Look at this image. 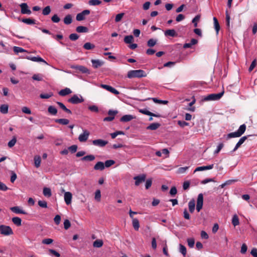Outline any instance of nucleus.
<instances>
[{"label": "nucleus", "instance_id": "29", "mask_svg": "<svg viewBox=\"0 0 257 257\" xmlns=\"http://www.w3.org/2000/svg\"><path fill=\"white\" fill-rule=\"evenodd\" d=\"M41 159L40 156L36 155L34 157V163L35 166L36 168H39L40 166Z\"/></svg>", "mask_w": 257, "mask_h": 257}, {"label": "nucleus", "instance_id": "19", "mask_svg": "<svg viewBox=\"0 0 257 257\" xmlns=\"http://www.w3.org/2000/svg\"><path fill=\"white\" fill-rule=\"evenodd\" d=\"M135 118V117L132 115L126 114V115L122 116L120 118V120L122 122H127V121H131V120L134 119Z\"/></svg>", "mask_w": 257, "mask_h": 257}, {"label": "nucleus", "instance_id": "54", "mask_svg": "<svg viewBox=\"0 0 257 257\" xmlns=\"http://www.w3.org/2000/svg\"><path fill=\"white\" fill-rule=\"evenodd\" d=\"M124 15V14L123 13L117 14L115 18V22L117 23V22H120L122 18H123Z\"/></svg>", "mask_w": 257, "mask_h": 257}, {"label": "nucleus", "instance_id": "14", "mask_svg": "<svg viewBox=\"0 0 257 257\" xmlns=\"http://www.w3.org/2000/svg\"><path fill=\"white\" fill-rule=\"evenodd\" d=\"M107 141L101 139L95 140L92 141L93 145L100 147H103L105 146L106 144H107Z\"/></svg>", "mask_w": 257, "mask_h": 257}, {"label": "nucleus", "instance_id": "39", "mask_svg": "<svg viewBox=\"0 0 257 257\" xmlns=\"http://www.w3.org/2000/svg\"><path fill=\"white\" fill-rule=\"evenodd\" d=\"M9 106L7 104H2L0 107V111L3 114H6L8 112Z\"/></svg>", "mask_w": 257, "mask_h": 257}, {"label": "nucleus", "instance_id": "55", "mask_svg": "<svg viewBox=\"0 0 257 257\" xmlns=\"http://www.w3.org/2000/svg\"><path fill=\"white\" fill-rule=\"evenodd\" d=\"M51 20L53 23H57L60 22V19L57 14H55L52 17Z\"/></svg>", "mask_w": 257, "mask_h": 257}, {"label": "nucleus", "instance_id": "51", "mask_svg": "<svg viewBox=\"0 0 257 257\" xmlns=\"http://www.w3.org/2000/svg\"><path fill=\"white\" fill-rule=\"evenodd\" d=\"M16 142H17V139L15 137H14L9 142L8 144V146L10 148H12L13 146H15Z\"/></svg>", "mask_w": 257, "mask_h": 257}, {"label": "nucleus", "instance_id": "35", "mask_svg": "<svg viewBox=\"0 0 257 257\" xmlns=\"http://www.w3.org/2000/svg\"><path fill=\"white\" fill-rule=\"evenodd\" d=\"M13 222L18 226H20L22 225V220L20 217H14L12 218Z\"/></svg>", "mask_w": 257, "mask_h": 257}, {"label": "nucleus", "instance_id": "64", "mask_svg": "<svg viewBox=\"0 0 257 257\" xmlns=\"http://www.w3.org/2000/svg\"><path fill=\"white\" fill-rule=\"evenodd\" d=\"M152 180L151 179H147L146 182L145 187L146 189H148L152 185Z\"/></svg>", "mask_w": 257, "mask_h": 257}, {"label": "nucleus", "instance_id": "21", "mask_svg": "<svg viewBox=\"0 0 257 257\" xmlns=\"http://www.w3.org/2000/svg\"><path fill=\"white\" fill-rule=\"evenodd\" d=\"M91 62L92 64V66L94 68H97L101 66L103 64V62L99 60L92 59V60H91Z\"/></svg>", "mask_w": 257, "mask_h": 257}, {"label": "nucleus", "instance_id": "25", "mask_svg": "<svg viewBox=\"0 0 257 257\" xmlns=\"http://www.w3.org/2000/svg\"><path fill=\"white\" fill-rule=\"evenodd\" d=\"M195 201L194 199L190 200L188 203V207L189 211L193 213L195 210Z\"/></svg>", "mask_w": 257, "mask_h": 257}, {"label": "nucleus", "instance_id": "30", "mask_svg": "<svg viewBox=\"0 0 257 257\" xmlns=\"http://www.w3.org/2000/svg\"><path fill=\"white\" fill-rule=\"evenodd\" d=\"M55 121L63 125H67L69 123V120L66 118L56 119Z\"/></svg>", "mask_w": 257, "mask_h": 257}, {"label": "nucleus", "instance_id": "40", "mask_svg": "<svg viewBox=\"0 0 257 257\" xmlns=\"http://www.w3.org/2000/svg\"><path fill=\"white\" fill-rule=\"evenodd\" d=\"M83 48L85 50H92L95 48V45L90 42H87L83 45Z\"/></svg>", "mask_w": 257, "mask_h": 257}, {"label": "nucleus", "instance_id": "41", "mask_svg": "<svg viewBox=\"0 0 257 257\" xmlns=\"http://www.w3.org/2000/svg\"><path fill=\"white\" fill-rule=\"evenodd\" d=\"M43 193L46 197H50L52 195L51 190L49 188H44Z\"/></svg>", "mask_w": 257, "mask_h": 257}, {"label": "nucleus", "instance_id": "53", "mask_svg": "<svg viewBox=\"0 0 257 257\" xmlns=\"http://www.w3.org/2000/svg\"><path fill=\"white\" fill-rule=\"evenodd\" d=\"M53 96V93L50 92L49 93L41 94L40 97L42 99H48Z\"/></svg>", "mask_w": 257, "mask_h": 257}, {"label": "nucleus", "instance_id": "34", "mask_svg": "<svg viewBox=\"0 0 257 257\" xmlns=\"http://www.w3.org/2000/svg\"><path fill=\"white\" fill-rule=\"evenodd\" d=\"M48 111L49 113L53 115H55L57 113V109L52 105L48 107Z\"/></svg>", "mask_w": 257, "mask_h": 257}, {"label": "nucleus", "instance_id": "36", "mask_svg": "<svg viewBox=\"0 0 257 257\" xmlns=\"http://www.w3.org/2000/svg\"><path fill=\"white\" fill-rule=\"evenodd\" d=\"M64 23L66 25H69L72 22V18L71 15H67L64 18Z\"/></svg>", "mask_w": 257, "mask_h": 257}, {"label": "nucleus", "instance_id": "10", "mask_svg": "<svg viewBox=\"0 0 257 257\" xmlns=\"http://www.w3.org/2000/svg\"><path fill=\"white\" fill-rule=\"evenodd\" d=\"M62 192H64V200L67 205H69L71 203L72 194L70 192H65L64 190L62 189Z\"/></svg>", "mask_w": 257, "mask_h": 257}, {"label": "nucleus", "instance_id": "31", "mask_svg": "<svg viewBox=\"0 0 257 257\" xmlns=\"http://www.w3.org/2000/svg\"><path fill=\"white\" fill-rule=\"evenodd\" d=\"M213 20V22H214V26L215 30L216 31V34H218L219 31L220 30V28L219 24L216 18L214 17Z\"/></svg>", "mask_w": 257, "mask_h": 257}, {"label": "nucleus", "instance_id": "62", "mask_svg": "<svg viewBox=\"0 0 257 257\" xmlns=\"http://www.w3.org/2000/svg\"><path fill=\"white\" fill-rule=\"evenodd\" d=\"M188 245L190 247H193L194 246L195 241L193 238H188L187 239Z\"/></svg>", "mask_w": 257, "mask_h": 257}, {"label": "nucleus", "instance_id": "63", "mask_svg": "<svg viewBox=\"0 0 257 257\" xmlns=\"http://www.w3.org/2000/svg\"><path fill=\"white\" fill-rule=\"evenodd\" d=\"M38 205L43 208H47V203L45 201H41L39 200L38 201Z\"/></svg>", "mask_w": 257, "mask_h": 257}, {"label": "nucleus", "instance_id": "9", "mask_svg": "<svg viewBox=\"0 0 257 257\" xmlns=\"http://www.w3.org/2000/svg\"><path fill=\"white\" fill-rule=\"evenodd\" d=\"M21 8V12L22 14L30 15L31 10L29 9L28 6L26 3H22L20 5Z\"/></svg>", "mask_w": 257, "mask_h": 257}, {"label": "nucleus", "instance_id": "20", "mask_svg": "<svg viewBox=\"0 0 257 257\" xmlns=\"http://www.w3.org/2000/svg\"><path fill=\"white\" fill-rule=\"evenodd\" d=\"M247 139L246 136H244L241 138L238 142L237 143V144L235 145V147H234V149L233 150L232 152H234L236 150L238 149V148L244 142V141Z\"/></svg>", "mask_w": 257, "mask_h": 257}, {"label": "nucleus", "instance_id": "32", "mask_svg": "<svg viewBox=\"0 0 257 257\" xmlns=\"http://www.w3.org/2000/svg\"><path fill=\"white\" fill-rule=\"evenodd\" d=\"M160 126V124L159 123H153L147 126V130H156Z\"/></svg>", "mask_w": 257, "mask_h": 257}, {"label": "nucleus", "instance_id": "8", "mask_svg": "<svg viewBox=\"0 0 257 257\" xmlns=\"http://www.w3.org/2000/svg\"><path fill=\"white\" fill-rule=\"evenodd\" d=\"M90 135V133L86 130H83V133L81 134L78 137V140L80 142H84L87 141Z\"/></svg>", "mask_w": 257, "mask_h": 257}, {"label": "nucleus", "instance_id": "17", "mask_svg": "<svg viewBox=\"0 0 257 257\" xmlns=\"http://www.w3.org/2000/svg\"><path fill=\"white\" fill-rule=\"evenodd\" d=\"M11 210L13 212L17 214H27V213L23 210L20 209L19 206H14L11 207Z\"/></svg>", "mask_w": 257, "mask_h": 257}, {"label": "nucleus", "instance_id": "1", "mask_svg": "<svg viewBox=\"0 0 257 257\" xmlns=\"http://www.w3.org/2000/svg\"><path fill=\"white\" fill-rule=\"evenodd\" d=\"M246 125L244 124L241 125L238 130L235 132L231 133L227 135L226 139H229L232 138H237L240 137L245 132Z\"/></svg>", "mask_w": 257, "mask_h": 257}, {"label": "nucleus", "instance_id": "50", "mask_svg": "<svg viewBox=\"0 0 257 257\" xmlns=\"http://www.w3.org/2000/svg\"><path fill=\"white\" fill-rule=\"evenodd\" d=\"M51 12V8L50 6L46 7L43 10L42 12L43 15L44 16H46L49 15Z\"/></svg>", "mask_w": 257, "mask_h": 257}, {"label": "nucleus", "instance_id": "49", "mask_svg": "<svg viewBox=\"0 0 257 257\" xmlns=\"http://www.w3.org/2000/svg\"><path fill=\"white\" fill-rule=\"evenodd\" d=\"M179 251L184 255L185 256L186 254V247L180 244L179 245Z\"/></svg>", "mask_w": 257, "mask_h": 257}, {"label": "nucleus", "instance_id": "16", "mask_svg": "<svg viewBox=\"0 0 257 257\" xmlns=\"http://www.w3.org/2000/svg\"><path fill=\"white\" fill-rule=\"evenodd\" d=\"M139 112L143 114L150 115L151 116H155L157 117H160V114L153 113L149 111L148 110H147V109H141L139 110Z\"/></svg>", "mask_w": 257, "mask_h": 257}, {"label": "nucleus", "instance_id": "3", "mask_svg": "<svg viewBox=\"0 0 257 257\" xmlns=\"http://www.w3.org/2000/svg\"><path fill=\"white\" fill-rule=\"evenodd\" d=\"M224 93V90L219 93H211L205 96L203 100L205 101H214L219 100L223 95Z\"/></svg>", "mask_w": 257, "mask_h": 257}, {"label": "nucleus", "instance_id": "24", "mask_svg": "<svg viewBox=\"0 0 257 257\" xmlns=\"http://www.w3.org/2000/svg\"><path fill=\"white\" fill-rule=\"evenodd\" d=\"M72 92L71 89L69 88H65L61 90L59 92V94L61 96H66L68 94H70Z\"/></svg>", "mask_w": 257, "mask_h": 257}, {"label": "nucleus", "instance_id": "59", "mask_svg": "<svg viewBox=\"0 0 257 257\" xmlns=\"http://www.w3.org/2000/svg\"><path fill=\"white\" fill-rule=\"evenodd\" d=\"M69 37L71 40L75 41L79 38V36L75 33H73L70 34Z\"/></svg>", "mask_w": 257, "mask_h": 257}, {"label": "nucleus", "instance_id": "33", "mask_svg": "<svg viewBox=\"0 0 257 257\" xmlns=\"http://www.w3.org/2000/svg\"><path fill=\"white\" fill-rule=\"evenodd\" d=\"M103 242L101 239H97L93 242V246L94 247L99 248L103 245Z\"/></svg>", "mask_w": 257, "mask_h": 257}, {"label": "nucleus", "instance_id": "52", "mask_svg": "<svg viewBox=\"0 0 257 257\" xmlns=\"http://www.w3.org/2000/svg\"><path fill=\"white\" fill-rule=\"evenodd\" d=\"M115 163V162L112 160H107L104 163V167H109Z\"/></svg>", "mask_w": 257, "mask_h": 257}, {"label": "nucleus", "instance_id": "56", "mask_svg": "<svg viewBox=\"0 0 257 257\" xmlns=\"http://www.w3.org/2000/svg\"><path fill=\"white\" fill-rule=\"evenodd\" d=\"M225 15H226V25L228 28L230 26V16L228 13V11H226L225 12Z\"/></svg>", "mask_w": 257, "mask_h": 257}, {"label": "nucleus", "instance_id": "44", "mask_svg": "<svg viewBox=\"0 0 257 257\" xmlns=\"http://www.w3.org/2000/svg\"><path fill=\"white\" fill-rule=\"evenodd\" d=\"M22 21L27 25H33L35 24V21L30 18L23 19Z\"/></svg>", "mask_w": 257, "mask_h": 257}, {"label": "nucleus", "instance_id": "23", "mask_svg": "<svg viewBox=\"0 0 257 257\" xmlns=\"http://www.w3.org/2000/svg\"><path fill=\"white\" fill-rule=\"evenodd\" d=\"M197 42L198 41L196 39H192L190 43H185L184 44L183 48L185 49L191 48L192 46L196 44Z\"/></svg>", "mask_w": 257, "mask_h": 257}, {"label": "nucleus", "instance_id": "37", "mask_svg": "<svg viewBox=\"0 0 257 257\" xmlns=\"http://www.w3.org/2000/svg\"><path fill=\"white\" fill-rule=\"evenodd\" d=\"M76 30L78 33H86L88 31L87 27L82 26L77 27Z\"/></svg>", "mask_w": 257, "mask_h": 257}, {"label": "nucleus", "instance_id": "60", "mask_svg": "<svg viewBox=\"0 0 257 257\" xmlns=\"http://www.w3.org/2000/svg\"><path fill=\"white\" fill-rule=\"evenodd\" d=\"M89 110L91 111L97 112L98 111V108L96 105H93L88 107Z\"/></svg>", "mask_w": 257, "mask_h": 257}, {"label": "nucleus", "instance_id": "5", "mask_svg": "<svg viewBox=\"0 0 257 257\" xmlns=\"http://www.w3.org/2000/svg\"><path fill=\"white\" fill-rule=\"evenodd\" d=\"M68 102L72 104H78L84 101V99L81 95H73L70 99Z\"/></svg>", "mask_w": 257, "mask_h": 257}, {"label": "nucleus", "instance_id": "58", "mask_svg": "<svg viewBox=\"0 0 257 257\" xmlns=\"http://www.w3.org/2000/svg\"><path fill=\"white\" fill-rule=\"evenodd\" d=\"M200 18V16L199 15H197L192 20V23L194 24V27H196L197 26V21H198L199 20Z\"/></svg>", "mask_w": 257, "mask_h": 257}, {"label": "nucleus", "instance_id": "48", "mask_svg": "<svg viewBox=\"0 0 257 257\" xmlns=\"http://www.w3.org/2000/svg\"><path fill=\"white\" fill-rule=\"evenodd\" d=\"M88 4L90 6H97L101 4V1L99 0H90Z\"/></svg>", "mask_w": 257, "mask_h": 257}, {"label": "nucleus", "instance_id": "38", "mask_svg": "<svg viewBox=\"0 0 257 257\" xmlns=\"http://www.w3.org/2000/svg\"><path fill=\"white\" fill-rule=\"evenodd\" d=\"M95 159V156L93 155H89L83 157L81 158V160L83 161H92Z\"/></svg>", "mask_w": 257, "mask_h": 257}, {"label": "nucleus", "instance_id": "27", "mask_svg": "<svg viewBox=\"0 0 257 257\" xmlns=\"http://www.w3.org/2000/svg\"><path fill=\"white\" fill-rule=\"evenodd\" d=\"M132 223L135 230L138 231L140 228L139 221L137 218H133Z\"/></svg>", "mask_w": 257, "mask_h": 257}, {"label": "nucleus", "instance_id": "13", "mask_svg": "<svg viewBox=\"0 0 257 257\" xmlns=\"http://www.w3.org/2000/svg\"><path fill=\"white\" fill-rule=\"evenodd\" d=\"M25 58L28 60H30L32 61H34V62H43L44 63L48 65V63H47V62L39 56L30 57V56H26V57H25Z\"/></svg>", "mask_w": 257, "mask_h": 257}, {"label": "nucleus", "instance_id": "7", "mask_svg": "<svg viewBox=\"0 0 257 257\" xmlns=\"http://www.w3.org/2000/svg\"><path fill=\"white\" fill-rule=\"evenodd\" d=\"M146 178V175L145 174H142L134 177V179L135 180V185L139 186L141 183L145 182Z\"/></svg>", "mask_w": 257, "mask_h": 257}, {"label": "nucleus", "instance_id": "47", "mask_svg": "<svg viewBox=\"0 0 257 257\" xmlns=\"http://www.w3.org/2000/svg\"><path fill=\"white\" fill-rule=\"evenodd\" d=\"M232 223L234 226H237L239 224V219L236 215H234L233 216V218L232 219Z\"/></svg>", "mask_w": 257, "mask_h": 257}, {"label": "nucleus", "instance_id": "26", "mask_svg": "<svg viewBox=\"0 0 257 257\" xmlns=\"http://www.w3.org/2000/svg\"><path fill=\"white\" fill-rule=\"evenodd\" d=\"M165 36H169L171 37H176L177 34L174 29H169L165 31Z\"/></svg>", "mask_w": 257, "mask_h": 257}, {"label": "nucleus", "instance_id": "46", "mask_svg": "<svg viewBox=\"0 0 257 257\" xmlns=\"http://www.w3.org/2000/svg\"><path fill=\"white\" fill-rule=\"evenodd\" d=\"M157 42V40L154 39H150L147 42V45L150 47H152L156 44Z\"/></svg>", "mask_w": 257, "mask_h": 257}, {"label": "nucleus", "instance_id": "22", "mask_svg": "<svg viewBox=\"0 0 257 257\" xmlns=\"http://www.w3.org/2000/svg\"><path fill=\"white\" fill-rule=\"evenodd\" d=\"M104 168V164L102 162H98L94 166V169L95 170L102 171Z\"/></svg>", "mask_w": 257, "mask_h": 257}, {"label": "nucleus", "instance_id": "15", "mask_svg": "<svg viewBox=\"0 0 257 257\" xmlns=\"http://www.w3.org/2000/svg\"><path fill=\"white\" fill-rule=\"evenodd\" d=\"M72 68H74L75 69H76L77 70H79L83 73H86V74L89 73V70L85 66H83L82 65H76V66L72 67Z\"/></svg>", "mask_w": 257, "mask_h": 257}, {"label": "nucleus", "instance_id": "11", "mask_svg": "<svg viewBox=\"0 0 257 257\" xmlns=\"http://www.w3.org/2000/svg\"><path fill=\"white\" fill-rule=\"evenodd\" d=\"M90 14V11L85 10L83 11L81 13L78 14L76 16V19L78 21H81L85 19V16L88 15Z\"/></svg>", "mask_w": 257, "mask_h": 257}, {"label": "nucleus", "instance_id": "28", "mask_svg": "<svg viewBox=\"0 0 257 257\" xmlns=\"http://www.w3.org/2000/svg\"><path fill=\"white\" fill-rule=\"evenodd\" d=\"M57 104L60 106V107L61 109H62L64 111H65L67 113H68V114L72 113L71 111L69 109L67 108L63 103L58 101V102H57Z\"/></svg>", "mask_w": 257, "mask_h": 257}, {"label": "nucleus", "instance_id": "6", "mask_svg": "<svg viewBox=\"0 0 257 257\" xmlns=\"http://www.w3.org/2000/svg\"><path fill=\"white\" fill-rule=\"evenodd\" d=\"M203 204V195L202 193L199 194L198 195L197 199V205L196 210L198 212H199L202 208Z\"/></svg>", "mask_w": 257, "mask_h": 257}, {"label": "nucleus", "instance_id": "18", "mask_svg": "<svg viewBox=\"0 0 257 257\" xmlns=\"http://www.w3.org/2000/svg\"><path fill=\"white\" fill-rule=\"evenodd\" d=\"M213 166H214V165L211 164V165H210L208 166H206L198 167L195 169L194 172L195 173L198 171H204L206 170H210L213 168Z\"/></svg>", "mask_w": 257, "mask_h": 257}, {"label": "nucleus", "instance_id": "45", "mask_svg": "<svg viewBox=\"0 0 257 257\" xmlns=\"http://www.w3.org/2000/svg\"><path fill=\"white\" fill-rule=\"evenodd\" d=\"M134 40V37L132 35L126 36L124 38V42L126 44H131Z\"/></svg>", "mask_w": 257, "mask_h": 257}, {"label": "nucleus", "instance_id": "43", "mask_svg": "<svg viewBox=\"0 0 257 257\" xmlns=\"http://www.w3.org/2000/svg\"><path fill=\"white\" fill-rule=\"evenodd\" d=\"M13 50L14 52L16 54H18L19 53L22 52H28L27 50L24 49L23 48L15 46L13 48Z\"/></svg>", "mask_w": 257, "mask_h": 257}, {"label": "nucleus", "instance_id": "12", "mask_svg": "<svg viewBox=\"0 0 257 257\" xmlns=\"http://www.w3.org/2000/svg\"><path fill=\"white\" fill-rule=\"evenodd\" d=\"M100 87H101L103 89H105L106 90H107L115 95H117V94H119V92L116 89H115L114 88H113L109 85L102 84L100 85Z\"/></svg>", "mask_w": 257, "mask_h": 257}, {"label": "nucleus", "instance_id": "61", "mask_svg": "<svg viewBox=\"0 0 257 257\" xmlns=\"http://www.w3.org/2000/svg\"><path fill=\"white\" fill-rule=\"evenodd\" d=\"M68 150H69L72 153H75L77 149V146L74 145L68 148Z\"/></svg>", "mask_w": 257, "mask_h": 257}, {"label": "nucleus", "instance_id": "57", "mask_svg": "<svg viewBox=\"0 0 257 257\" xmlns=\"http://www.w3.org/2000/svg\"><path fill=\"white\" fill-rule=\"evenodd\" d=\"M22 111L23 113H26V114H31V110H30V109L29 107H28L27 106L23 107L22 108Z\"/></svg>", "mask_w": 257, "mask_h": 257}, {"label": "nucleus", "instance_id": "2", "mask_svg": "<svg viewBox=\"0 0 257 257\" xmlns=\"http://www.w3.org/2000/svg\"><path fill=\"white\" fill-rule=\"evenodd\" d=\"M146 76V74L143 70H131L127 73V77L132 78L135 77H144Z\"/></svg>", "mask_w": 257, "mask_h": 257}, {"label": "nucleus", "instance_id": "42", "mask_svg": "<svg viewBox=\"0 0 257 257\" xmlns=\"http://www.w3.org/2000/svg\"><path fill=\"white\" fill-rule=\"evenodd\" d=\"M150 99H152L154 102L157 103H160V104L162 103V104H166L168 103V101H167V100H160V99H158L156 98H148L147 99H144V100L145 101V100Z\"/></svg>", "mask_w": 257, "mask_h": 257}, {"label": "nucleus", "instance_id": "4", "mask_svg": "<svg viewBox=\"0 0 257 257\" xmlns=\"http://www.w3.org/2000/svg\"><path fill=\"white\" fill-rule=\"evenodd\" d=\"M0 233L3 235L9 236L13 234L14 232L12 229L9 226L1 225Z\"/></svg>", "mask_w": 257, "mask_h": 257}]
</instances>
